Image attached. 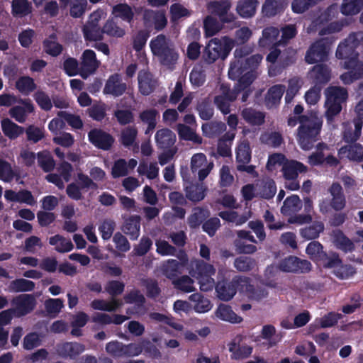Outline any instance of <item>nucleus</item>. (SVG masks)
Here are the masks:
<instances>
[{
    "mask_svg": "<svg viewBox=\"0 0 363 363\" xmlns=\"http://www.w3.org/2000/svg\"><path fill=\"white\" fill-rule=\"evenodd\" d=\"M84 37L86 40L96 41L103 38V30H101L98 26H84L83 28Z\"/></svg>",
    "mask_w": 363,
    "mask_h": 363,
    "instance_id": "60",
    "label": "nucleus"
},
{
    "mask_svg": "<svg viewBox=\"0 0 363 363\" xmlns=\"http://www.w3.org/2000/svg\"><path fill=\"white\" fill-rule=\"evenodd\" d=\"M157 113V111L153 108L145 110L140 113V118L141 121L148 124L147 129L145 131L146 134H148L155 128L156 125L155 119Z\"/></svg>",
    "mask_w": 363,
    "mask_h": 363,
    "instance_id": "58",
    "label": "nucleus"
},
{
    "mask_svg": "<svg viewBox=\"0 0 363 363\" xmlns=\"http://www.w3.org/2000/svg\"><path fill=\"white\" fill-rule=\"evenodd\" d=\"M325 267L334 269V273L337 277L345 279L354 273L352 267L342 265L340 259L337 256H333L323 263Z\"/></svg>",
    "mask_w": 363,
    "mask_h": 363,
    "instance_id": "24",
    "label": "nucleus"
},
{
    "mask_svg": "<svg viewBox=\"0 0 363 363\" xmlns=\"http://www.w3.org/2000/svg\"><path fill=\"white\" fill-rule=\"evenodd\" d=\"M284 91L285 86L280 84L273 86L270 88L267 96V105L272 107L279 103Z\"/></svg>",
    "mask_w": 363,
    "mask_h": 363,
    "instance_id": "55",
    "label": "nucleus"
},
{
    "mask_svg": "<svg viewBox=\"0 0 363 363\" xmlns=\"http://www.w3.org/2000/svg\"><path fill=\"white\" fill-rule=\"evenodd\" d=\"M173 284L177 289L186 293L191 292L195 290L194 280L188 276H183L178 279L174 280Z\"/></svg>",
    "mask_w": 363,
    "mask_h": 363,
    "instance_id": "63",
    "label": "nucleus"
},
{
    "mask_svg": "<svg viewBox=\"0 0 363 363\" xmlns=\"http://www.w3.org/2000/svg\"><path fill=\"white\" fill-rule=\"evenodd\" d=\"M16 86L22 94H28L35 88V83L32 78L29 77H23L17 82Z\"/></svg>",
    "mask_w": 363,
    "mask_h": 363,
    "instance_id": "64",
    "label": "nucleus"
},
{
    "mask_svg": "<svg viewBox=\"0 0 363 363\" xmlns=\"http://www.w3.org/2000/svg\"><path fill=\"white\" fill-rule=\"evenodd\" d=\"M329 49V45L324 40H319L310 48L306 60L310 64L324 61L328 57Z\"/></svg>",
    "mask_w": 363,
    "mask_h": 363,
    "instance_id": "13",
    "label": "nucleus"
},
{
    "mask_svg": "<svg viewBox=\"0 0 363 363\" xmlns=\"http://www.w3.org/2000/svg\"><path fill=\"white\" fill-rule=\"evenodd\" d=\"M138 89L141 94L147 96L157 86V80L147 71L142 70L138 76Z\"/></svg>",
    "mask_w": 363,
    "mask_h": 363,
    "instance_id": "17",
    "label": "nucleus"
},
{
    "mask_svg": "<svg viewBox=\"0 0 363 363\" xmlns=\"http://www.w3.org/2000/svg\"><path fill=\"white\" fill-rule=\"evenodd\" d=\"M45 307L48 313L55 317L64 307V301L60 298H49L45 301Z\"/></svg>",
    "mask_w": 363,
    "mask_h": 363,
    "instance_id": "62",
    "label": "nucleus"
},
{
    "mask_svg": "<svg viewBox=\"0 0 363 363\" xmlns=\"http://www.w3.org/2000/svg\"><path fill=\"white\" fill-rule=\"evenodd\" d=\"M58 171L60 175L50 174L46 176V179L55 184L59 189H63L65 183L69 182L71 178L72 167L69 163L63 161L58 167Z\"/></svg>",
    "mask_w": 363,
    "mask_h": 363,
    "instance_id": "15",
    "label": "nucleus"
},
{
    "mask_svg": "<svg viewBox=\"0 0 363 363\" xmlns=\"http://www.w3.org/2000/svg\"><path fill=\"white\" fill-rule=\"evenodd\" d=\"M137 171L140 175H145L149 179H153L159 174V167L156 162L142 161Z\"/></svg>",
    "mask_w": 363,
    "mask_h": 363,
    "instance_id": "44",
    "label": "nucleus"
},
{
    "mask_svg": "<svg viewBox=\"0 0 363 363\" xmlns=\"http://www.w3.org/2000/svg\"><path fill=\"white\" fill-rule=\"evenodd\" d=\"M89 140L96 147L108 150L113 142V138L108 133L98 129H94L89 133Z\"/></svg>",
    "mask_w": 363,
    "mask_h": 363,
    "instance_id": "21",
    "label": "nucleus"
},
{
    "mask_svg": "<svg viewBox=\"0 0 363 363\" xmlns=\"http://www.w3.org/2000/svg\"><path fill=\"white\" fill-rule=\"evenodd\" d=\"M177 130L179 135L181 138L190 140L196 144H200L202 142V139L200 136L196 134L195 130L183 124H179L177 125Z\"/></svg>",
    "mask_w": 363,
    "mask_h": 363,
    "instance_id": "51",
    "label": "nucleus"
},
{
    "mask_svg": "<svg viewBox=\"0 0 363 363\" xmlns=\"http://www.w3.org/2000/svg\"><path fill=\"white\" fill-rule=\"evenodd\" d=\"M185 189L186 196L191 201H199L205 196V189L202 185L186 184Z\"/></svg>",
    "mask_w": 363,
    "mask_h": 363,
    "instance_id": "49",
    "label": "nucleus"
},
{
    "mask_svg": "<svg viewBox=\"0 0 363 363\" xmlns=\"http://www.w3.org/2000/svg\"><path fill=\"white\" fill-rule=\"evenodd\" d=\"M363 43V33L359 32L350 35L346 40L340 44L336 56L338 58H350L345 61L344 67L349 71L340 75V79L345 84H350L354 81L363 78V62L357 60L354 50Z\"/></svg>",
    "mask_w": 363,
    "mask_h": 363,
    "instance_id": "2",
    "label": "nucleus"
},
{
    "mask_svg": "<svg viewBox=\"0 0 363 363\" xmlns=\"http://www.w3.org/2000/svg\"><path fill=\"white\" fill-rule=\"evenodd\" d=\"M219 216L223 220L240 225L245 223L251 217V213L250 211H247L245 214L239 216L235 211H222L219 213Z\"/></svg>",
    "mask_w": 363,
    "mask_h": 363,
    "instance_id": "47",
    "label": "nucleus"
},
{
    "mask_svg": "<svg viewBox=\"0 0 363 363\" xmlns=\"http://www.w3.org/2000/svg\"><path fill=\"white\" fill-rule=\"evenodd\" d=\"M333 239L335 245L345 252L351 251L354 248L353 243L340 231H335Z\"/></svg>",
    "mask_w": 363,
    "mask_h": 363,
    "instance_id": "56",
    "label": "nucleus"
},
{
    "mask_svg": "<svg viewBox=\"0 0 363 363\" xmlns=\"http://www.w3.org/2000/svg\"><path fill=\"white\" fill-rule=\"evenodd\" d=\"M329 147L325 143H319L316 147V152L312 153L308 158V162L312 166H317L324 164L326 155L325 151Z\"/></svg>",
    "mask_w": 363,
    "mask_h": 363,
    "instance_id": "46",
    "label": "nucleus"
},
{
    "mask_svg": "<svg viewBox=\"0 0 363 363\" xmlns=\"http://www.w3.org/2000/svg\"><path fill=\"white\" fill-rule=\"evenodd\" d=\"M277 191L275 183L272 179H267L262 186H259L257 195L264 199L272 198Z\"/></svg>",
    "mask_w": 363,
    "mask_h": 363,
    "instance_id": "61",
    "label": "nucleus"
},
{
    "mask_svg": "<svg viewBox=\"0 0 363 363\" xmlns=\"http://www.w3.org/2000/svg\"><path fill=\"white\" fill-rule=\"evenodd\" d=\"M237 289L249 298L256 301L265 298L268 294L265 289H255L249 278L237 277L230 283L218 282L216 286V296L223 301H228L235 295Z\"/></svg>",
    "mask_w": 363,
    "mask_h": 363,
    "instance_id": "3",
    "label": "nucleus"
},
{
    "mask_svg": "<svg viewBox=\"0 0 363 363\" xmlns=\"http://www.w3.org/2000/svg\"><path fill=\"white\" fill-rule=\"evenodd\" d=\"M112 13L116 18L130 23L134 17V12L132 8L127 4H119L113 7Z\"/></svg>",
    "mask_w": 363,
    "mask_h": 363,
    "instance_id": "39",
    "label": "nucleus"
},
{
    "mask_svg": "<svg viewBox=\"0 0 363 363\" xmlns=\"http://www.w3.org/2000/svg\"><path fill=\"white\" fill-rule=\"evenodd\" d=\"M307 170L308 167L298 161L290 160L284 162L281 171L285 187L291 191L298 190L300 187V183L297 179L298 173H304Z\"/></svg>",
    "mask_w": 363,
    "mask_h": 363,
    "instance_id": "9",
    "label": "nucleus"
},
{
    "mask_svg": "<svg viewBox=\"0 0 363 363\" xmlns=\"http://www.w3.org/2000/svg\"><path fill=\"white\" fill-rule=\"evenodd\" d=\"M230 5L228 1L222 3L213 1L208 4V9L212 13L219 16L220 20L223 22H231L234 19L232 13H228Z\"/></svg>",
    "mask_w": 363,
    "mask_h": 363,
    "instance_id": "25",
    "label": "nucleus"
},
{
    "mask_svg": "<svg viewBox=\"0 0 363 363\" xmlns=\"http://www.w3.org/2000/svg\"><path fill=\"white\" fill-rule=\"evenodd\" d=\"M214 314L219 320L230 323H240L242 321V317L238 315L230 306L225 304H220L215 310Z\"/></svg>",
    "mask_w": 363,
    "mask_h": 363,
    "instance_id": "26",
    "label": "nucleus"
},
{
    "mask_svg": "<svg viewBox=\"0 0 363 363\" xmlns=\"http://www.w3.org/2000/svg\"><path fill=\"white\" fill-rule=\"evenodd\" d=\"M22 177L17 169L13 170L11 165L0 158V179L4 182H11L13 178L17 182Z\"/></svg>",
    "mask_w": 363,
    "mask_h": 363,
    "instance_id": "32",
    "label": "nucleus"
},
{
    "mask_svg": "<svg viewBox=\"0 0 363 363\" xmlns=\"http://www.w3.org/2000/svg\"><path fill=\"white\" fill-rule=\"evenodd\" d=\"M189 299L193 303L191 308L198 313H207L213 307L211 301L199 293L191 294Z\"/></svg>",
    "mask_w": 363,
    "mask_h": 363,
    "instance_id": "27",
    "label": "nucleus"
},
{
    "mask_svg": "<svg viewBox=\"0 0 363 363\" xmlns=\"http://www.w3.org/2000/svg\"><path fill=\"white\" fill-rule=\"evenodd\" d=\"M155 140L159 147L167 148L174 143L176 136L170 130L162 129L156 133Z\"/></svg>",
    "mask_w": 363,
    "mask_h": 363,
    "instance_id": "36",
    "label": "nucleus"
},
{
    "mask_svg": "<svg viewBox=\"0 0 363 363\" xmlns=\"http://www.w3.org/2000/svg\"><path fill=\"white\" fill-rule=\"evenodd\" d=\"M99 66V61L96 60L95 52L91 50H86L82 56V65L80 75L86 78L94 73Z\"/></svg>",
    "mask_w": 363,
    "mask_h": 363,
    "instance_id": "16",
    "label": "nucleus"
},
{
    "mask_svg": "<svg viewBox=\"0 0 363 363\" xmlns=\"http://www.w3.org/2000/svg\"><path fill=\"white\" fill-rule=\"evenodd\" d=\"M302 201L297 195L287 197L284 201L281 211L284 215L291 216L298 212L302 208Z\"/></svg>",
    "mask_w": 363,
    "mask_h": 363,
    "instance_id": "35",
    "label": "nucleus"
},
{
    "mask_svg": "<svg viewBox=\"0 0 363 363\" xmlns=\"http://www.w3.org/2000/svg\"><path fill=\"white\" fill-rule=\"evenodd\" d=\"M122 304L121 301L116 298H112L110 301L95 299L91 302L90 306L94 310L111 312L121 307Z\"/></svg>",
    "mask_w": 363,
    "mask_h": 363,
    "instance_id": "37",
    "label": "nucleus"
},
{
    "mask_svg": "<svg viewBox=\"0 0 363 363\" xmlns=\"http://www.w3.org/2000/svg\"><path fill=\"white\" fill-rule=\"evenodd\" d=\"M12 305L15 315L20 317L31 312L35 307L36 301L31 294H21L12 300Z\"/></svg>",
    "mask_w": 363,
    "mask_h": 363,
    "instance_id": "11",
    "label": "nucleus"
},
{
    "mask_svg": "<svg viewBox=\"0 0 363 363\" xmlns=\"http://www.w3.org/2000/svg\"><path fill=\"white\" fill-rule=\"evenodd\" d=\"M11 7L15 16H26L31 12V5L27 0H13Z\"/></svg>",
    "mask_w": 363,
    "mask_h": 363,
    "instance_id": "53",
    "label": "nucleus"
},
{
    "mask_svg": "<svg viewBox=\"0 0 363 363\" xmlns=\"http://www.w3.org/2000/svg\"><path fill=\"white\" fill-rule=\"evenodd\" d=\"M241 338L238 337L228 344L231 357L234 359H242L248 357L252 352V347L247 345H240Z\"/></svg>",
    "mask_w": 363,
    "mask_h": 363,
    "instance_id": "22",
    "label": "nucleus"
},
{
    "mask_svg": "<svg viewBox=\"0 0 363 363\" xmlns=\"http://www.w3.org/2000/svg\"><path fill=\"white\" fill-rule=\"evenodd\" d=\"M279 30L274 27L267 28L263 30L262 38L259 40V44L262 47L271 45H280Z\"/></svg>",
    "mask_w": 363,
    "mask_h": 363,
    "instance_id": "30",
    "label": "nucleus"
},
{
    "mask_svg": "<svg viewBox=\"0 0 363 363\" xmlns=\"http://www.w3.org/2000/svg\"><path fill=\"white\" fill-rule=\"evenodd\" d=\"M34 288V282L25 279H15L11 281L8 286V290L10 292L31 291Z\"/></svg>",
    "mask_w": 363,
    "mask_h": 363,
    "instance_id": "42",
    "label": "nucleus"
},
{
    "mask_svg": "<svg viewBox=\"0 0 363 363\" xmlns=\"http://www.w3.org/2000/svg\"><path fill=\"white\" fill-rule=\"evenodd\" d=\"M225 130V125L223 123H211L202 125L203 134L209 138L219 135Z\"/></svg>",
    "mask_w": 363,
    "mask_h": 363,
    "instance_id": "59",
    "label": "nucleus"
},
{
    "mask_svg": "<svg viewBox=\"0 0 363 363\" xmlns=\"http://www.w3.org/2000/svg\"><path fill=\"white\" fill-rule=\"evenodd\" d=\"M300 125L297 130V141L303 150L313 148L317 137L320 134L323 119L316 112L298 117Z\"/></svg>",
    "mask_w": 363,
    "mask_h": 363,
    "instance_id": "4",
    "label": "nucleus"
},
{
    "mask_svg": "<svg viewBox=\"0 0 363 363\" xmlns=\"http://www.w3.org/2000/svg\"><path fill=\"white\" fill-rule=\"evenodd\" d=\"M340 159L347 158L350 160L360 161L363 159V150L359 144L349 145L341 147L338 151Z\"/></svg>",
    "mask_w": 363,
    "mask_h": 363,
    "instance_id": "28",
    "label": "nucleus"
},
{
    "mask_svg": "<svg viewBox=\"0 0 363 363\" xmlns=\"http://www.w3.org/2000/svg\"><path fill=\"white\" fill-rule=\"evenodd\" d=\"M84 351V347L77 342H65L57 347V352L62 357H74Z\"/></svg>",
    "mask_w": 363,
    "mask_h": 363,
    "instance_id": "33",
    "label": "nucleus"
},
{
    "mask_svg": "<svg viewBox=\"0 0 363 363\" xmlns=\"http://www.w3.org/2000/svg\"><path fill=\"white\" fill-rule=\"evenodd\" d=\"M144 21L147 26H154L157 30H161L167 24V18L164 13L155 12L151 10H147L144 13Z\"/></svg>",
    "mask_w": 363,
    "mask_h": 363,
    "instance_id": "29",
    "label": "nucleus"
},
{
    "mask_svg": "<svg viewBox=\"0 0 363 363\" xmlns=\"http://www.w3.org/2000/svg\"><path fill=\"white\" fill-rule=\"evenodd\" d=\"M286 5L284 0H266L262 6V12L265 16H273L282 11Z\"/></svg>",
    "mask_w": 363,
    "mask_h": 363,
    "instance_id": "45",
    "label": "nucleus"
},
{
    "mask_svg": "<svg viewBox=\"0 0 363 363\" xmlns=\"http://www.w3.org/2000/svg\"><path fill=\"white\" fill-rule=\"evenodd\" d=\"M140 218L139 216H132L125 221L123 225V232L128 235L131 239L135 240L140 235Z\"/></svg>",
    "mask_w": 363,
    "mask_h": 363,
    "instance_id": "41",
    "label": "nucleus"
},
{
    "mask_svg": "<svg viewBox=\"0 0 363 363\" xmlns=\"http://www.w3.org/2000/svg\"><path fill=\"white\" fill-rule=\"evenodd\" d=\"M49 243L54 246L56 251L61 253L68 252L74 247L73 244L69 239L65 238L60 235H55L50 237L49 239Z\"/></svg>",
    "mask_w": 363,
    "mask_h": 363,
    "instance_id": "38",
    "label": "nucleus"
},
{
    "mask_svg": "<svg viewBox=\"0 0 363 363\" xmlns=\"http://www.w3.org/2000/svg\"><path fill=\"white\" fill-rule=\"evenodd\" d=\"M235 154L238 164L249 163L251 159V150L247 140H244L239 142L236 147Z\"/></svg>",
    "mask_w": 363,
    "mask_h": 363,
    "instance_id": "40",
    "label": "nucleus"
},
{
    "mask_svg": "<svg viewBox=\"0 0 363 363\" xmlns=\"http://www.w3.org/2000/svg\"><path fill=\"white\" fill-rule=\"evenodd\" d=\"M306 251L310 258L316 262H320L325 259V260L323 261L324 263L328 259L326 255L322 251L320 244L318 242H310L308 245Z\"/></svg>",
    "mask_w": 363,
    "mask_h": 363,
    "instance_id": "54",
    "label": "nucleus"
},
{
    "mask_svg": "<svg viewBox=\"0 0 363 363\" xmlns=\"http://www.w3.org/2000/svg\"><path fill=\"white\" fill-rule=\"evenodd\" d=\"M326 100L325 115L328 123H331L334 116L337 115L341 109V104L346 101L347 92L345 89L340 86H330L325 91Z\"/></svg>",
    "mask_w": 363,
    "mask_h": 363,
    "instance_id": "7",
    "label": "nucleus"
},
{
    "mask_svg": "<svg viewBox=\"0 0 363 363\" xmlns=\"http://www.w3.org/2000/svg\"><path fill=\"white\" fill-rule=\"evenodd\" d=\"M331 199L330 204L325 200L319 203V208L321 213H327L330 208L335 211L342 210L346 204L345 197L343 194L342 188L338 183H333L328 189Z\"/></svg>",
    "mask_w": 363,
    "mask_h": 363,
    "instance_id": "10",
    "label": "nucleus"
},
{
    "mask_svg": "<svg viewBox=\"0 0 363 363\" xmlns=\"http://www.w3.org/2000/svg\"><path fill=\"white\" fill-rule=\"evenodd\" d=\"M126 303L133 304V308H129L127 313L130 315L143 314L146 309L144 306L145 297L137 290H133L124 297Z\"/></svg>",
    "mask_w": 363,
    "mask_h": 363,
    "instance_id": "19",
    "label": "nucleus"
},
{
    "mask_svg": "<svg viewBox=\"0 0 363 363\" xmlns=\"http://www.w3.org/2000/svg\"><path fill=\"white\" fill-rule=\"evenodd\" d=\"M233 47V40L227 37L212 39L205 49V60L208 63H213L218 58H225Z\"/></svg>",
    "mask_w": 363,
    "mask_h": 363,
    "instance_id": "8",
    "label": "nucleus"
},
{
    "mask_svg": "<svg viewBox=\"0 0 363 363\" xmlns=\"http://www.w3.org/2000/svg\"><path fill=\"white\" fill-rule=\"evenodd\" d=\"M138 164L135 159H130L127 162L123 159H119L115 161L112 169L111 176L113 178H118L126 176L129 174L130 170H133Z\"/></svg>",
    "mask_w": 363,
    "mask_h": 363,
    "instance_id": "23",
    "label": "nucleus"
},
{
    "mask_svg": "<svg viewBox=\"0 0 363 363\" xmlns=\"http://www.w3.org/2000/svg\"><path fill=\"white\" fill-rule=\"evenodd\" d=\"M189 273L197 279L201 291H208L214 287L215 280L212 276L215 274L216 269L212 264L203 261H193Z\"/></svg>",
    "mask_w": 363,
    "mask_h": 363,
    "instance_id": "6",
    "label": "nucleus"
},
{
    "mask_svg": "<svg viewBox=\"0 0 363 363\" xmlns=\"http://www.w3.org/2000/svg\"><path fill=\"white\" fill-rule=\"evenodd\" d=\"M150 46L152 52L164 65L171 67L178 60V53L173 45L164 35H159L151 40Z\"/></svg>",
    "mask_w": 363,
    "mask_h": 363,
    "instance_id": "5",
    "label": "nucleus"
},
{
    "mask_svg": "<svg viewBox=\"0 0 363 363\" xmlns=\"http://www.w3.org/2000/svg\"><path fill=\"white\" fill-rule=\"evenodd\" d=\"M213 162H208L203 153H197L192 156L191 168L192 172L199 171V180H203L213 169Z\"/></svg>",
    "mask_w": 363,
    "mask_h": 363,
    "instance_id": "14",
    "label": "nucleus"
},
{
    "mask_svg": "<svg viewBox=\"0 0 363 363\" xmlns=\"http://www.w3.org/2000/svg\"><path fill=\"white\" fill-rule=\"evenodd\" d=\"M34 111L33 105L28 100H21L20 104L11 108L9 116L16 121L23 123L29 113Z\"/></svg>",
    "mask_w": 363,
    "mask_h": 363,
    "instance_id": "18",
    "label": "nucleus"
},
{
    "mask_svg": "<svg viewBox=\"0 0 363 363\" xmlns=\"http://www.w3.org/2000/svg\"><path fill=\"white\" fill-rule=\"evenodd\" d=\"M250 52V49L242 48L235 51V60L230 64L228 71L229 77L238 80L236 91H231L224 84L220 86V94L214 99L217 108L223 113H230V103L236 98L240 90L247 88L255 79L256 73L254 71L262 60L260 55H255L245 58L244 56Z\"/></svg>",
    "mask_w": 363,
    "mask_h": 363,
    "instance_id": "1",
    "label": "nucleus"
},
{
    "mask_svg": "<svg viewBox=\"0 0 363 363\" xmlns=\"http://www.w3.org/2000/svg\"><path fill=\"white\" fill-rule=\"evenodd\" d=\"M323 229L324 225L321 222H315L312 225L301 229V235L308 240H312L318 238Z\"/></svg>",
    "mask_w": 363,
    "mask_h": 363,
    "instance_id": "57",
    "label": "nucleus"
},
{
    "mask_svg": "<svg viewBox=\"0 0 363 363\" xmlns=\"http://www.w3.org/2000/svg\"><path fill=\"white\" fill-rule=\"evenodd\" d=\"M242 117L251 125H261L264 122V116L262 113L252 108H245L242 111Z\"/></svg>",
    "mask_w": 363,
    "mask_h": 363,
    "instance_id": "50",
    "label": "nucleus"
},
{
    "mask_svg": "<svg viewBox=\"0 0 363 363\" xmlns=\"http://www.w3.org/2000/svg\"><path fill=\"white\" fill-rule=\"evenodd\" d=\"M257 2L252 0H241L237 6V11L242 18L252 16L256 11Z\"/></svg>",
    "mask_w": 363,
    "mask_h": 363,
    "instance_id": "43",
    "label": "nucleus"
},
{
    "mask_svg": "<svg viewBox=\"0 0 363 363\" xmlns=\"http://www.w3.org/2000/svg\"><path fill=\"white\" fill-rule=\"evenodd\" d=\"M311 77L317 82L325 83L330 79V71L325 65H318L311 70Z\"/></svg>",
    "mask_w": 363,
    "mask_h": 363,
    "instance_id": "52",
    "label": "nucleus"
},
{
    "mask_svg": "<svg viewBox=\"0 0 363 363\" xmlns=\"http://www.w3.org/2000/svg\"><path fill=\"white\" fill-rule=\"evenodd\" d=\"M363 8V0H343L341 11L344 15H354Z\"/></svg>",
    "mask_w": 363,
    "mask_h": 363,
    "instance_id": "48",
    "label": "nucleus"
},
{
    "mask_svg": "<svg viewBox=\"0 0 363 363\" xmlns=\"http://www.w3.org/2000/svg\"><path fill=\"white\" fill-rule=\"evenodd\" d=\"M1 128L4 134L9 138L13 140L22 135L24 128L9 118H4L1 121Z\"/></svg>",
    "mask_w": 363,
    "mask_h": 363,
    "instance_id": "34",
    "label": "nucleus"
},
{
    "mask_svg": "<svg viewBox=\"0 0 363 363\" xmlns=\"http://www.w3.org/2000/svg\"><path fill=\"white\" fill-rule=\"evenodd\" d=\"M126 89V84L122 82L121 76L115 74L108 79L103 91L105 94L119 96L125 91Z\"/></svg>",
    "mask_w": 363,
    "mask_h": 363,
    "instance_id": "20",
    "label": "nucleus"
},
{
    "mask_svg": "<svg viewBox=\"0 0 363 363\" xmlns=\"http://www.w3.org/2000/svg\"><path fill=\"white\" fill-rule=\"evenodd\" d=\"M186 264V259H182L181 262L176 259H168L161 265V270L168 279L174 278L181 272V268Z\"/></svg>",
    "mask_w": 363,
    "mask_h": 363,
    "instance_id": "31",
    "label": "nucleus"
},
{
    "mask_svg": "<svg viewBox=\"0 0 363 363\" xmlns=\"http://www.w3.org/2000/svg\"><path fill=\"white\" fill-rule=\"evenodd\" d=\"M311 263L305 259H301L294 256H289L282 259L279 268L285 272L303 273L311 270Z\"/></svg>",
    "mask_w": 363,
    "mask_h": 363,
    "instance_id": "12",
    "label": "nucleus"
}]
</instances>
